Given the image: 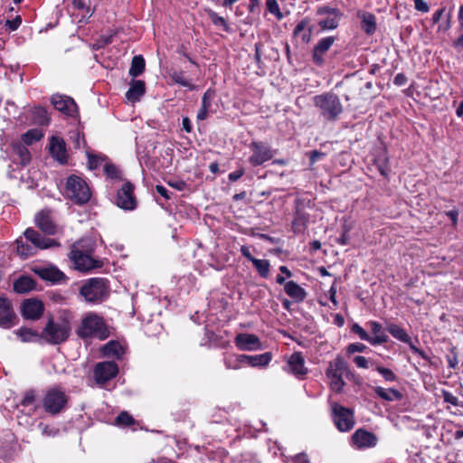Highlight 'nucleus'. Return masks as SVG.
Masks as SVG:
<instances>
[{"instance_id": "obj_22", "label": "nucleus", "mask_w": 463, "mask_h": 463, "mask_svg": "<svg viewBox=\"0 0 463 463\" xmlns=\"http://www.w3.org/2000/svg\"><path fill=\"white\" fill-rule=\"evenodd\" d=\"M349 373H350V371H349L348 364L339 355L336 356L331 362H329L328 367L326 370V374H336V375L347 376Z\"/></svg>"}, {"instance_id": "obj_41", "label": "nucleus", "mask_w": 463, "mask_h": 463, "mask_svg": "<svg viewBox=\"0 0 463 463\" xmlns=\"http://www.w3.org/2000/svg\"><path fill=\"white\" fill-rule=\"evenodd\" d=\"M329 380V385L332 391L335 392H342L345 383L344 381L345 375H336V374H326Z\"/></svg>"}, {"instance_id": "obj_51", "label": "nucleus", "mask_w": 463, "mask_h": 463, "mask_svg": "<svg viewBox=\"0 0 463 463\" xmlns=\"http://www.w3.org/2000/svg\"><path fill=\"white\" fill-rule=\"evenodd\" d=\"M354 362L359 368H368L370 364V361L362 355H357L354 358Z\"/></svg>"}, {"instance_id": "obj_33", "label": "nucleus", "mask_w": 463, "mask_h": 463, "mask_svg": "<svg viewBox=\"0 0 463 463\" xmlns=\"http://www.w3.org/2000/svg\"><path fill=\"white\" fill-rule=\"evenodd\" d=\"M35 282L29 277H22L14 283V289L17 293H26L33 289Z\"/></svg>"}, {"instance_id": "obj_42", "label": "nucleus", "mask_w": 463, "mask_h": 463, "mask_svg": "<svg viewBox=\"0 0 463 463\" xmlns=\"http://www.w3.org/2000/svg\"><path fill=\"white\" fill-rule=\"evenodd\" d=\"M388 332L396 339L405 343L410 342V337L406 332L399 326L392 324L388 326Z\"/></svg>"}, {"instance_id": "obj_6", "label": "nucleus", "mask_w": 463, "mask_h": 463, "mask_svg": "<svg viewBox=\"0 0 463 463\" xmlns=\"http://www.w3.org/2000/svg\"><path fill=\"white\" fill-rule=\"evenodd\" d=\"M65 194L77 204L88 203L91 192L87 183L78 175H70L66 182Z\"/></svg>"}, {"instance_id": "obj_43", "label": "nucleus", "mask_w": 463, "mask_h": 463, "mask_svg": "<svg viewBox=\"0 0 463 463\" xmlns=\"http://www.w3.org/2000/svg\"><path fill=\"white\" fill-rule=\"evenodd\" d=\"M252 264L261 277L267 278L269 276V262L267 260L255 259L252 260Z\"/></svg>"}, {"instance_id": "obj_21", "label": "nucleus", "mask_w": 463, "mask_h": 463, "mask_svg": "<svg viewBox=\"0 0 463 463\" xmlns=\"http://www.w3.org/2000/svg\"><path fill=\"white\" fill-rule=\"evenodd\" d=\"M288 370L295 375H303L307 372L305 360L300 353L296 352L288 360Z\"/></svg>"}, {"instance_id": "obj_19", "label": "nucleus", "mask_w": 463, "mask_h": 463, "mask_svg": "<svg viewBox=\"0 0 463 463\" xmlns=\"http://www.w3.org/2000/svg\"><path fill=\"white\" fill-rule=\"evenodd\" d=\"M335 43V37L328 36L318 41L314 48L313 59L314 61L320 65L324 62V54L330 49Z\"/></svg>"}, {"instance_id": "obj_36", "label": "nucleus", "mask_w": 463, "mask_h": 463, "mask_svg": "<svg viewBox=\"0 0 463 463\" xmlns=\"http://www.w3.org/2000/svg\"><path fill=\"white\" fill-rule=\"evenodd\" d=\"M15 334L23 342H38L42 340L41 333L39 334L36 331L26 327L18 329Z\"/></svg>"}, {"instance_id": "obj_15", "label": "nucleus", "mask_w": 463, "mask_h": 463, "mask_svg": "<svg viewBox=\"0 0 463 463\" xmlns=\"http://www.w3.org/2000/svg\"><path fill=\"white\" fill-rule=\"evenodd\" d=\"M15 315L11 307L10 301L0 295V326L4 328H10L15 323Z\"/></svg>"}, {"instance_id": "obj_45", "label": "nucleus", "mask_w": 463, "mask_h": 463, "mask_svg": "<svg viewBox=\"0 0 463 463\" xmlns=\"http://www.w3.org/2000/svg\"><path fill=\"white\" fill-rule=\"evenodd\" d=\"M209 15H210V19H211L212 23L215 26L222 27L225 32L231 31L230 26L228 25V24L226 23V21L223 17L218 15L214 12H210Z\"/></svg>"}, {"instance_id": "obj_59", "label": "nucleus", "mask_w": 463, "mask_h": 463, "mask_svg": "<svg viewBox=\"0 0 463 463\" xmlns=\"http://www.w3.org/2000/svg\"><path fill=\"white\" fill-rule=\"evenodd\" d=\"M210 107H211V99L209 96V91H206L203 96L201 108L209 109Z\"/></svg>"}, {"instance_id": "obj_4", "label": "nucleus", "mask_w": 463, "mask_h": 463, "mask_svg": "<svg viewBox=\"0 0 463 463\" xmlns=\"http://www.w3.org/2000/svg\"><path fill=\"white\" fill-rule=\"evenodd\" d=\"M80 292L87 302L99 303L109 297V287L107 279L92 278L84 282Z\"/></svg>"}, {"instance_id": "obj_13", "label": "nucleus", "mask_w": 463, "mask_h": 463, "mask_svg": "<svg viewBox=\"0 0 463 463\" xmlns=\"http://www.w3.org/2000/svg\"><path fill=\"white\" fill-rule=\"evenodd\" d=\"M234 342L242 351H256L263 348L260 338L253 334L241 333L236 335Z\"/></svg>"}, {"instance_id": "obj_20", "label": "nucleus", "mask_w": 463, "mask_h": 463, "mask_svg": "<svg viewBox=\"0 0 463 463\" xmlns=\"http://www.w3.org/2000/svg\"><path fill=\"white\" fill-rule=\"evenodd\" d=\"M35 222L39 229H41L44 233L53 235L56 232V225L52 222V218L47 212H40L35 216Z\"/></svg>"}, {"instance_id": "obj_50", "label": "nucleus", "mask_w": 463, "mask_h": 463, "mask_svg": "<svg viewBox=\"0 0 463 463\" xmlns=\"http://www.w3.org/2000/svg\"><path fill=\"white\" fill-rule=\"evenodd\" d=\"M88 158H89V160H88L89 168L91 170L97 169L98 167H99L101 163L104 161V159L99 156L89 155Z\"/></svg>"}, {"instance_id": "obj_2", "label": "nucleus", "mask_w": 463, "mask_h": 463, "mask_svg": "<svg viewBox=\"0 0 463 463\" xmlns=\"http://www.w3.org/2000/svg\"><path fill=\"white\" fill-rule=\"evenodd\" d=\"M71 330V324L67 319L50 318L41 332L42 340L50 345H60L69 338Z\"/></svg>"}, {"instance_id": "obj_60", "label": "nucleus", "mask_w": 463, "mask_h": 463, "mask_svg": "<svg viewBox=\"0 0 463 463\" xmlns=\"http://www.w3.org/2000/svg\"><path fill=\"white\" fill-rule=\"evenodd\" d=\"M294 463H309L307 456L304 453L298 454L293 458Z\"/></svg>"}, {"instance_id": "obj_64", "label": "nucleus", "mask_w": 463, "mask_h": 463, "mask_svg": "<svg viewBox=\"0 0 463 463\" xmlns=\"http://www.w3.org/2000/svg\"><path fill=\"white\" fill-rule=\"evenodd\" d=\"M208 116V109L204 108H201L197 113V119L198 120H204Z\"/></svg>"}, {"instance_id": "obj_56", "label": "nucleus", "mask_w": 463, "mask_h": 463, "mask_svg": "<svg viewBox=\"0 0 463 463\" xmlns=\"http://www.w3.org/2000/svg\"><path fill=\"white\" fill-rule=\"evenodd\" d=\"M244 175V169L240 168L229 175V180L232 182L237 181L239 178H241Z\"/></svg>"}, {"instance_id": "obj_29", "label": "nucleus", "mask_w": 463, "mask_h": 463, "mask_svg": "<svg viewBox=\"0 0 463 463\" xmlns=\"http://www.w3.org/2000/svg\"><path fill=\"white\" fill-rule=\"evenodd\" d=\"M38 274L43 278V279L50 280L52 282H58L61 280L64 277L63 273L60 271L55 267H46V268H41L38 270Z\"/></svg>"}, {"instance_id": "obj_12", "label": "nucleus", "mask_w": 463, "mask_h": 463, "mask_svg": "<svg viewBox=\"0 0 463 463\" xmlns=\"http://www.w3.org/2000/svg\"><path fill=\"white\" fill-rule=\"evenodd\" d=\"M134 186L131 183L127 182L118 192L117 205L124 210H134L136 207V199L133 194Z\"/></svg>"}, {"instance_id": "obj_26", "label": "nucleus", "mask_w": 463, "mask_h": 463, "mask_svg": "<svg viewBox=\"0 0 463 463\" xmlns=\"http://www.w3.org/2000/svg\"><path fill=\"white\" fill-rule=\"evenodd\" d=\"M12 149L14 161H18L23 165H25L30 162V153L27 147L23 143H14L12 146Z\"/></svg>"}, {"instance_id": "obj_9", "label": "nucleus", "mask_w": 463, "mask_h": 463, "mask_svg": "<svg viewBox=\"0 0 463 463\" xmlns=\"http://www.w3.org/2000/svg\"><path fill=\"white\" fill-rule=\"evenodd\" d=\"M251 156L249 162L252 166H258L270 160L274 156V151L268 145L262 142H252L250 145Z\"/></svg>"}, {"instance_id": "obj_14", "label": "nucleus", "mask_w": 463, "mask_h": 463, "mask_svg": "<svg viewBox=\"0 0 463 463\" xmlns=\"http://www.w3.org/2000/svg\"><path fill=\"white\" fill-rule=\"evenodd\" d=\"M25 241L35 246L36 250H44L54 246H59V243L50 238L42 237L35 230L28 228L24 232Z\"/></svg>"}, {"instance_id": "obj_38", "label": "nucleus", "mask_w": 463, "mask_h": 463, "mask_svg": "<svg viewBox=\"0 0 463 463\" xmlns=\"http://www.w3.org/2000/svg\"><path fill=\"white\" fill-rule=\"evenodd\" d=\"M145 69V60L142 56H134L129 69V74L133 77L140 75Z\"/></svg>"}, {"instance_id": "obj_39", "label": "nucleus", "mask_w": 463, "mask_h": 463, "mask_svg": "<svg viewBox=\"0 0 463 463\" xmlns=\"http://www.w3.org/2000/svg\"><path fill=\"white\" fill-rule=\"evenodd\" d=\"M272 359V354L266 352L261 354L250 355V365L251 366H266Z\"/></svg>"}, {"instance_id": "obj_7", "label": "nucleus", "mask_w": 463, "mask_h": 463, "mask_svg": "<svg viewBox=\"0 0 463 463\" xmlns=\"http://www.w3.org/2000/svg\"><path fill=\"white\" fill-rule=\"evenodd\" d=\"M68 396L61 388H52L43 398V407L47 413H60L67 405Z\"/></svg>"}, {"instance_id": "obj_35", "label": "nucleus", "mask_w": 463, "mask_h": 463, "mask_svg": "<svg viewBox=\"0 0 463 463\" xmlns=\"http://www.w3.org/2000/svg\"><path fill=\"white\" fill-rule=\"evenodd\" d=\"M29 241H24L23 239H18L16 241L17 244V253L22 258H28L30 256L34 255L37 252L35 246H33L32 243H28Z\"/></svg>"}, {"instance_id": "obj_55", "label": "nucleus", "mask_w": 463, "mask_h": 463, "mask_svg": "<svg viewBox=\"0 0 463 463\" xmlns=\"http://www.w3.org/2000/svg\"><path fill=\"white\" fill-rule=\"evenodd\" d=\"M21 17L20 16H16L14 19L13 20H7L6 23H5V25L11 30V31H14L16 30L19 25L21 24Z\"/></svg>"}, {"instance_id": "obj_1", "label": "nucleus", "mask_w": 463, "mask_h": 463, "mask_svg": "<svg viewBox=\"0 0 463 463\" xmlns=\"http://www.w3.org/2000/svg\"><path fill=\"white\" fill-rule=\"evenodd\" d=\"M77 334L81 338L96 337L104 340L109 336V330L100 316L90 312L82 318Z\"/></svg>"}, {"instance_id": "obj_8", "label": "nucleus", "mask_w": 463, "mask_h": 463, "mask_svg": "<svg viewBox=\"0 0 463 463\" xmlns=\"http://www.w3.org/2000/svg\"><path fill=\"white\" fill-rule=\"evenodd\" d=\"M334 422L340 431H348L354 425L353 411L338 403L331 405Z\"/></svg>"}, {"instance_id": "obj_28", "label": "nucleus", "mask_w": 463, "mask_h": 463, "mask_svg": "<svg viewBox=\"0 0 463 463\" xmlns=\"http://www.w3.org/2000/svg\"><path fill=\"white\" fill-rule=\"evenodd\" d=\"M373 391L377 396L384 401H400L402 398V393L393 388L384 389L383 387L377 386L373 388Z\"/></svg>"}, {"instance_id": "obj_32", "label": "nucleus", "mask_w": 463, "mask_h": 463, "mask_svg": "<svg viewBox=\"0 0 463 463\" xmlns=\"http://www.w3.org/2000/svg\"><path fill=\"white\" fill-rule=\"evenodd\" d=\"M102 352L106 356L120 358L124 354V348L118 342L109 341L102 347Z\"/></svg>"}, {"instance_id": "obj_44", "label": "nucleus", "mask_w": 463, "mask_h": 463, "mask_svg": "<svg viewBox=\"0 0 463 463\" xmlns=\"http://www.w3.org/2000/svg\"><path fill=\"white\" fill-rule=\"evenodd\" d=\"M266 7H267V10L270 14H274L278 20H282L283 19L284 15L280 12V9H279V4H278L277 0H267L266 1Z\"/></svg>"}, {"instance_id": "obj_54", "label": "nucleus", "mask_w": 463, "mask_h": 463, "mask_svg": "<svg viewBox=\"0 0 463 463\" xmlns=\"http://www.w3.org/2000/svg\"><path fill=\"white\" fill-rule=\"evenodd\" d=\"M443 398H444V401L448 403H450L454 406L458 405V399L456 396H454L452 393H450L449 392H444Z\"/></svg>"}, {"instance_id": "obj_40", "label": "nucleus", "mask_w": 463, "mask_h": 463, "mask_svg": "<svg viewBox=\"0 0 463 463\" xmlns=\"http://www.w3.org/2000/svg\"><path fill=\"white\" fill-rule=\"evenodd\" d=\"M43 137V134L42 130L37 128H33L28 130L26 133H24L22 136V140L24 143V145L29 146L32 145L33 142H36L40 140Z\"/></svg>"}, {"instance_id": "obj_27", "label": "nucleus", "mask_w": 463, "mask_h": 463, "mask_svg": "<svg viewBox=\"0 0 463 463\" xmlns=\"http://www.w3.org/2000/svg\"><path fill=\"white\" fill-rule=\"evenodd\" d=\"M169 76L175 83L184 87L189 90H195V85L192 82L191 79H188L185 76L184 71L173 70L170 71Z\"/></svg>"}, {"instance_id": "obj_61", "label": "nucleus", "mask_w": 463, "mask_h": 463, "mask_svg": "<svg viewBox=\"0 0 463 463\" xmlns=\"http://www.w3.org/2000/svg\"><path fill=\"white\" fill-rule=\"evenodd\" d=\"M241 254H242L245 258H247V259H248L250 261H251V262H252V260H255V259H256V258H254V257H252V256H251V254H250V248H249L248 246H245V245L241 246Z\"/></svg>"}, {"instance_id": "obj_63", "label": "nucleus", "mask_w": 463, "mask_h": 463, "mask_svg": "<svg viewBox=\"0 0 463 463\" xmlns=\"http://www.w3.org/2000/svg\"><path fill=\"white\" fill-rule=\"evenodd\" d=\"M447 215L450 218L453 225H457L458 223V213L456 210H452L447 213Z\"/></svg>"}, {"instance_id": "obj_62", "label": "nucleus", "mask_w": 463, "mask_h": 463, "mask_svg": "<svg viewBox=\"0 0 463 463\" xmlns=\"http://www.w3.org/2000/svg\"><path fill=\"white\" fill-rule=\"evenodd\" d=\"M156 192H157L160 195H162V196H163V197H165V199H169V198H170V195H169V194H168V191H167V189H166L165 186H163V185H156Z\"/></svg>"}, {"instance_id": "obj_46", "label": "nucleus", "mask_w": 463, "mask_h": 463, "mask_svg": "<svg viewBox=\"0 0 463 463\" xmlns=\"http://www.w3.org/2000/svg\"><path fill=\"white\" fill-rule=\"evenodd\" d=\"M134 423L133 417L127 411H122L116 418V424L118 426H128Z\"/></svg>"}, {"instance_id": "obj_3", "label": "nucleus", "mask_w": 463, "mask_h": 463, "mask_svg": "<svg viewBox=\"0 0 463 463\" xmlns=\"http://www.w3.org/2000/svg\"><path fill=\"white\" fill-rule=\"evenodd\" d=\"M314 106L326 120L334 121L343 112V106L337 95L326 92L313 98Z\"/></svg>"}, {"instance_id": "obj_11", "label": "nucleus", "mask_w": 463, "mask_h": 463, "mask_svg": "<svg viewBox=\"0 0 463 463\" xmlns=\"http://www.w3.org/2000/svg\"><path fill=\"white\" fill-rule=\"evenodd\" d=\"M352 442L356 449H364L375 447L378 442V438L370 431L358 429L352 435Z\"/></svg>"}, {"instance_id": "obj_24", "label": "nucleus", "mask_w": 463, "mask_h": 463, "mask_svg": "<svg viewBox=\"0 0 463 463\" xmlns=\"http://www.w3.org/2000/svg\"><path fill=\"white\" fill-rule=\"evenodd\" d=\"M367 326L373 334V336H371V345H376L387 342L388 336L384 333L381 324L376 321H369Z\"/></svg>"}, {"instance_id": "obj_16", "label": "nucleus", "mask_w": 463, "mask_h": 463, "mask_svg": "<svg viewBox=\"0 0 463 463\" xmlns=\"http://www.w3.org/2000/svg\"><path fill=\"white\" fill-rule=\"evenodd\" d=\"M52 103L57 110L61 111L68 116H74L77 111L76 103L71 98L67 96L58 94L53 95L52 98Z\"/></svg>"}, {"instance_id": "obj_31", "label": "nucleus", "mask_w": 463, "mask_h": 463, "mask_svg": "<svg viewBox=\"0 0 463 463\" xmlns=\"http://www.w3.org/2000/svg\"><path fill=\"white\" fill-rule=\"evenodd\" d=\"M360 17H361L362 29L367 34H373L376 30L375 16L371 13L364 12L360 15Z\"/></svg>"}, {"instance_id": "obj_52", "label": "nucleus", "mask_w": 463, "mask_h": 463, "mask_svg": "<svg viewBox=\"0 0 463 463\" xmlns=\"http://www.w3.org/2000/svg\"><path fill=\"white\" fill-rule=\"evenodd\" d=\"M414 7L416 10L421 13H428L430 10V6L424 0H413Z\"/></svg>"}, {"instance_id": "obj_47", "label": "nucleus", "mask_w": 463, "mask_h": 463, "mask_svg": "<svg viewBox=\"0 0 463 463\" xmlns=\"http://www.w3.org/2000/svg\"><path fill=\"white\" fill-rule=\"evenodd\" d=\"M104 172L109 178L120 179V171L112 164H106L104 165Z\"/></svg>"}, {"instance_id": "obj_17", "label": "nucleus", "mask_w": 463, "mask_h": 463, "mask_svg": "<svg viewBox=\"0 0 463 463\" xmlns=\"http://www.w3.org/2000/svg\"><path fill=\"white\" fill-rule=\"evenodd\" d=\"M49 150L52 156L61 164L67 162V151L63 139L52 137L50 139Z\"/></svg>"}, {"instance_id": "obj_49", "label": "nucleus", "mask_w": 463, "mask_h": 463, "mask_svg": "<svg viewBox=\"0 0 463 463\" xmlns=\"http://www.w3.org/2000/svg\"><path fill=\"white\" fill-rule=\"evenodd\" d=\"M352 332L358 335V336L364 341H367L371 344V336L366 333V331L358 324H354L352 326Z\"/></svg>"}, {"instance_id": "obj_53", "label": "nucleus", "mask_w": 463, "mask_h": 463, "mask_svg": "<svg viewBox=\"0 0 463 463\" xmlns=\"http://www.w3.org/2000/svg\"><path fill=\"white\" fill-rule=\"evenodd\" d=\"M366 349V346L361 343L350 344L347 347V352L349 354H353L355 352H364Z\"/></svg>"}, {"instance_id": "obj_58", "label": "nucleus", "mask_w": 463, "mask_h": 463, "mask_svg": "<svg viewBox=\"0 0 463 463\" xmlns=\"http://www.w3.org/2000/svg\"><path fill=\"white\" fill-rule=\"evenodd\" d=\"M338 9L336 8H331L329 6H321L318 8V14L319 15H326L328 16L329 14H331V13H333V11H337Z\"/></svg>"}, {"instance_id": "obj_57", "label": "nucleus", "mask_w": 463, "mask_h": 463, "mask_svg": "<svg viewBox=\"0 0 463 463\" xmlns=\"http://www.w3.org/2000/svg\"><path fill=\"white\" fill-rule=\"evenodd\" d=\"M42 432L46 436H55L58 433V430L53 427L45 425L42 428Z\"/></svg>"}, {"instance_id": "obj_37", "label": "nucleus", "mask_w": 463, "mask_h": 463, "mask_svg": "<svg viewBox=\"0 0 463 463\" xmlns=\"http://www.w3.org/2000/svg\"><path fill=\"white\" fill-rule=\"evenodd\" d=\"M32 121L36 125H47L49 123V116L44 108L36 107L32 112Z\"/></svg>"}, {"instance_id": "obj_30", "label": "nucleus", "mask_w": 463, "mask_h": 463, "mask_svg": "<svg viewBox=\"0 0 463 463\" xmlns=\"http://www.w3.org/2000/svg\"><path fill=\"white\" fill-rule=\"evenodd\" d=\"M342 16V14L339 10L333 11L331 14L326 16L325 19L319 21V26L324 30H333L335 29L339 24V20Z\"/></svg>"}, {"instance_id": "obj_10", "label": "nucleus", "mask_w": 463, "mask_h": 463, "mask_svg": "<svg viewBox=\"0 0 463 463\" xmlns=\"http://www.w3.org/2000/svg\"><path fill=\"white\" fill-rule=\"evenodd\" d=\"M118 373L115 362H102L96 364L94 369L95 380L98 383H104L114 378Z\"/></svg>"}, {"instance_id": "obj_48", "label": "nucleus", "mask_w": 463, "mask_h": 463, "mask_svg": "<svg viewBox=\"0 0 463 463\" xmlns=\"http://www.w3.org/2000/svg\"><path fill=\"white\" fill-rule=\"evenodd\" d=\"M376 370L379 373L383 375V377L387 382H395L397 380V376L395 375V373L388 368L377 366Z\"/></svg>"}, {"instance_id": "obj_18", "label": "nucleus", "mask_w": 463, "mask_h": 463, "mask_svg": "<svg viewBox=\"0 0 463 463\" xmlns=\"http://www.w3.org/2000/svg\"><path fill=\"white\" fill-rule=\"evenodd\" d=\"M43 311L42 302L36 299H27L22 305V314L27 319L35 320L39 318Z\"/></svg>"}, {"instance_id": "obj_25", "label": "nucleus", "mask_w": 463, "mask_h": 463, "mask_svg": "<svg viewBox=\"0 0 463 463\" xmlns=\"http://www.w3.org/2000/svg\"><path fill=\"white\" fill-rule=\"evenodd\" d=\"M145 93V83L142 80H132L130 87L126 93L128 101L135 103L140 99Z\"/></svg>"}, {"instance_id": "obj_34", "label": "nucleus", "mask_w": 463, "mask_h": 463, "mask_svg": "<svg viewBox=\"0 0 463 463\" xmlns=\"http://www.w3.org/2000/svg\"><path fill=\"white\" fill-rule=\"evenodd\" d=\"M308 21L302 20L295 27L293 34L296 37L301 38L305 43H307L310 39L311 29L308 28Z\"/></svg>"}, {"instance_id": "obj_23", "label": "nucleus", "mask_w": 463, "mask_h": 463, "mask_svg": "<svg viewBox=\"0 0 463 463\" xmlns=\"http://www.w3.org/2000/svg\"><path fill=\"white\" fill-rule=\"evenodd\" d=\"M284 290L296 302H302L307 297L306 290L293 280L285 283Z\"/></svg>"}, {"instance_id": "obj_5", "label": "nucleus", "mask_w": 463, "mask_h": 463, "mask_svg": "<svg viewBox=\"0 0 463 463\" xmlns=\"http://www.w3.org/2000/svg\"><path fill=\"white\" fill-rule=\"evenodd\" d=\"M90 241H80L74 243L71 250V259L75 264L77 269L80 271H88L90 269L101 266L99 260H94L90 253L92 249H85V245Z\"/></svg>"}]
</instances>
